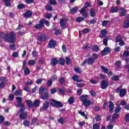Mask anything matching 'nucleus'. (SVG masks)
<instances>
[{"label":"nucleus","instance_id":"obj_1","mask_svg":"<svg viewBox=\"0 0 129 129\" xmlns=\"http://www.w3.org/2000/svg\"><path fill=\"white\" fill-rule=\"evenodd\" d=\"M3 38L5 42L14 44L16 40V33L14 31L7 33Z\"/></svg>","mask_w":129,"mask_h":129},{"label":"nucleus","instance_id":"obj_2","mask_svg":"<svg viewBox=\"0 0 129 129\" xmlns=\"http://www.w3.org/2000/svg\"><path fill=\"white\" fill-rule=\"evenodd\" d=\"M87 97H88V95H84L81 96L80 99L83 104L86 107V108H87L91 104V101L87 100Z\"/></svg>","mask_w":129,"mask_h":129},{"label":"nucleus","instance_id":"obj_3","mask_svg":"<svg viewBox=\"0 0 129 129\" xmlns=\"http://www.w3.org/2000/svg\"><path fill=\"white\" fill-rule=\"evenodd\" d=\"M26 110V108H21L18 111V115L19 114V118L22 120H25V119H27L28 118V113L25 111Z\"/></svg>","mask_w":129,"mask_h":129},{"label":"nucleus","instance_id":"obj_4","mask_svg":"<svg viewBox=\"0 0 129 129\" xmlns=\"http://www.w3.org/2000/svg\"><path fill=\"white\" fill-rule=\"evenodd\" d=\"M49 104L52 107H63V106H64L62 102L56 101L53 98L50 99Z\"/></svg>","mask_w":129,"mask_h":129},{"label":"nucleus","instance_id":"obj_5","mask_svg":"<svg viewBox=\"0 0 129 129\" xmlns=\"http://www.w3.org/2000/svg\"><path fill=\"white\" fill-rule=\"evenodd\" d=\"M98 58V54L97 53H94L92 54V57L88 58L87 64L88 65H93L95 63V60Z\"/></svg>","mask_w":129,"mask_h":129},{"label":"nucleus","instance_id":"obj_6","mask_svg":"<svg viewBox=\"0 0 129 129\" xmlns=\"http://www.w3.org/2000/svg\"><path fill=\"white\" fill-rule=\"evenodd\" d=\"M45 19H41L39 23V24H37L36 25H34V27L35 29H36V30H41L43 28V27L45 26Z\"/></svg>","mask_w":129,"mask_h":129},{"label":"nucleus","instance_id":"obj_7","mask_svg":"<svg viewBox=\"0 0 129 129\" xmlns=\"http://www.w3.org/2000/svg\"><path fill=\"white\" fill-rule=\"evenodd\" d=\"M16 100L18 102V104L17 105V107H20V108H25V105L22 102L23 101V99L21 97H16Z\"/></svg>","mask_w":129,"mask_h":129},{"label":"nucleus","instance_id":"obj_8","mask_svg":"<svg viewBox=\"0 0 129 129\" xmlns=\"http://www.w3.org/2000/svg\"><path fill=\"white\" fill-rule=\"evenodd\" d=\"M49 106H50V102L48 101H46L42 104V106L40 108L39 110L41 112L47 110V109L49 108Z\"/></svg>","mask_w":129,"mask_h":129},{"label":"nucleus","instance_id":"obj_9","mask_svg":"<svg viewBox=\"0 0 129 129\" xmlns=\"http://www.w3.org/2000/svg\"><path fill=\"white\" fill-rule=\"evenodd\" d=\"M39 97L43 100H48L50 97V95H49V93L45 92L40 95Z\"/></svg>","mask_w":129,"mask_h":129},{"label":"nucleus","instance_id":"obj_10","mask_svg":"<svg viewBox=\"0 0 129 129\" xmlns=\"http://www.w3.org/2000/svg\"><path fill=\"white\" fill-rule=\"evenodd\" d=\"M110 52H111V49H110V47H105L101 52V55L102 56H105V55H108V54H109Z\"/></svg>","mask_w":129,"mask_h":129},{"label":"nucleus","instance_id":"obj_11","mask_svg":"<svg viewBox=\"0 0 129 129\" xmlns=\"http://www.w3.org/2000/svg\"><path fill=\"white\" fill-rule=\"evenodd\" d=\"M56 45H57L56 41L52 39L49 41L47 47L48 48H50V49H54V48L56 47Z\"/></svg>","mask_w":129,"mask_h":129},{"label":"nucleus","instance_id":"obj_12","mask_svg":"<svg viewBox=\"0 0 129 129\" xmlns=\"http://www.w3.org/2000/svg\"><path fill=\"white\" fill-rule=\"evenodd\" d=\"M59 25L62 30H65L67 27H66V23H65V19L62 18L60 19L59 22Z\"/></svg>","mask_w":129,"mask_h":129},{"label":"nucleus","instance_id":"obj_13","mask_svg":"<svg viewBox=\"0 0 129 129\" xmlns=\"http://www.w3.org/2000/svg\"><path fill=\"white\" fill-rule=\"evenodd\" d=\"M23 15L24 16V18H26V19H29L32 17L33 13L31 10H27L26 13H25Z\"/></svg>","mask_w":129,"mask_h":129},{"label":"nucleus","instance_id":"obj_14","mask_svg":"<svg viewBox=\"0 0 129 129\" xmlns=\"http://www.w3.org/2000/svg\"><path fill=\"white\" fill-rule=\"evenodd\" d=\"M38 40L39 42H45L47 40V36L42 34L38 36Z\"/></svg>","mask_w":129,"mask_h":129},{"label":"nucleus","instance_id":"obj_15","mask_svg":"<svg viewBox=\"0 0 129 129\" xmlns=\"http://www.w3.org/2000/svg\"><path fill=\"white\" fill-rule=\"evenodd\" d=\"M100 86L102 89H105L108 86V82L105 80H103L102 81Z\"/></svg>","mask_w":129,"mask_h":129},{"label":"nucleus","instance_id":"obj_16","mask_svg":"<svg viewBox=\"0 0 129 129\" xmlns=\"http://www.w3.org/2000/svg\"><path fill=\"white\" fill-rule=\"evenodd\" d=\"M113 108H114V104H113V103L112 101H109V111H110V112L112 113V112H113Z\"/></svg>","mask_w":129,"mask_h":129},{"label":"nucleus","instance_id":"obj_17","mask_svg":"<svg viewBox=\"0 0 129 129\" xmlns=\"http://www.w3.org/2000/svg\"><path fill=\"white\" fill-rule=\"evenodd\" d=\"M58 82L61 86H64V85H66V80H65V78L61 77L59 79H58Z\"/></svg>","mask_w":129,"mask_h":129},{"label":"nucleus","instance_id":"obj_18","mask_svg":"<svg viewBox=\"0 0 129 129\" xmlns=\"http://www.w3.org/2000/svg\"><path fill=\"white\" fill-rule=\"evenodd\" d=\"M101 34L99 35V38H104L107 35V31L106 29H103L101 30Z\"/></svg>","mask_w":129,"mask_h":129},{"label":"nucleus","instance_id":"obj_19","mask_svg":"<svg viewBox=\"0 0 129 129\" xmlns=\"http://www.w3.org/2000/svg\"><path fill=\"white\" fill-rule=\"evenodd\" d=\"M126 89H121L120 90L119 95L120 97H123L126 94Z\"/></svg>","mask_w":129,"mask_h":129},{"label":"nucleus","instance_id":"obj_20","mask_svg":"<svg viewBox=\"0 0 129 129\" xmlns=\"http://www.w3.org/2000/svg\"><path fill=\"white\" fill-rule=\"evenodd\" d=\"M119 10L118 9V7H112L110 8V12L111 14H113L114 13H117Z\"/></svg>","mask_w":129,"mask_h":129},{"label":"nucleus","instance_id":"obj_21","mask_svg":"<svg viewBox=\"0 0 129 129\" xmlns=\"http://www.w3.org/2000/svg\"><path fill=\"white\" fill-rule=\"evenodd\" d=\"M50 62L52 66H56L58 63V59L56 58H53L51 59Z\"/></svg>","mask_w":129,"mask_h":129},{"label":"nucleus","instance_id":"obj_22","mask_svg":"<svg viewBox=\"0 0 129 129\" xmlns=\"http://www.w3.org/2000/svg\"><path fill=\"white\" fill-rule=\"evenodd\" d=\"M40 103L41 101H40V100L36 99L33 102V106L34 107H39V106H40Z\"/></svg>","mask_w":129,"mask_h":129},{"label":"nucleus","instance_id":"obj_23","mask_svg":"<svg viewBox=\"0 0 129 129\" xmlns=\"http://www.w3.org/2000/svg\"><path fill=\"white\" fill-rule=\"evenodd\" d=\"M92 51H94V52H97L98 51H99V46L98 45L95 44L92 46Z\"/></svg>","mask_w":129,"mask_h":129},{"label":"nucleus","instance_id":"obj_24","mask_svg":"<svg viewBox=\"0 0 129 129\" xmlns=\"http://www.w3.org/2000/svg\"><path fill=\"white\" fill-rule=\"evenodd\" d=\"M58 64L59 65H61V66H63V65H65V59H64L62 57H60L58 60Z\"/></svg>","mask_w":129,"mask_h":129},{"label":"nucleus","instance_id":"obj_25","mask_svg":"<svg viewBox=\"0 0 129 129\" xmlns=\"http://www.w3.org/2000/svg\"><path fill=\"white\" fill-rule=\"evenodd\" d=\"M3 2H4L6 7H11L12 6V3H11L12 0H3Z\"/></svg>","mask_w":129,"mask_h":129},{"label":"nucleus","instance_id":"obj_26","mask_svg":"<svg viewBox=\"0 0 129 129\" xmlns=\"http://www.w3.org/2000/svg\"><path fill=\"white\" fill-rule=\"evenodd\" d=\"M90 16L92 18H94L96 15L95 13V10L94 9H91L90 11Z\"/></svg>","mask_w":129,"mask_h":129},{"label":"nucleus","instance_id":"obj_27","mask_svg":"<svg viewBox=\"0 0 129 129\" xmlns=\"http://www.w3.org/2000/svg\"><path fill=\"white\" fill-rule=\"evenodd\" d=\"M45 9L47 12H52V11H53V7L50 5H46Z\"/></svg>","mask_w":129,"mask_h":129},{"label":"nucleus","instance_id":"obj_28","mask_svg":"<svg viewBox=\"0 0 129 129\" xmlns=\"http://www.w3.org/2000/svg\"><path fill=\"white\" fill-rule=\"evenodd\" d=\"M77 11H78V8L75 7L71 9V13L74 15L77 13Z\"/></svg>","mask_w":129,"mask_h":129},{"label":"nucleus","instance_id":"obj_29","mask_svg":"<svg viewBox=\"0 0 129 129\" xmlns=\"http://www.w3.org/2000/svg\"><path fill=\"white\" fill-rule=\"evenodd\" d=\"M121 13H119L120 17H124L125 15L126 14V11L124 10V9L122 8L120 10Z\"/></svg>","mask_w":129,"mask_h":129},{"label":"nucleus","instance_id":"obj_30","mask_svg":"<svg viewBox=\"0 0 129 129\" xmlns=\"http://www.w3.org/2000/svg\"><path fill=\"white\" fill-rule=\"evenodd\" d=\"M25 8H26V5H25V4H19L18 6H17V9L18 10H23L24 9H25Z\"/></svg>","mask_w":129,"mask_h":129},{"label":"nucleus","instance_id":"obj_31","mask_svg":"<svg viewBox=\"0 0 129 129\" xmlns=\"http://www.w3.org/2000/svg\"><path fill=\"white\" fill-rule=\"evenodd\" d=\"M123 28L124 29H127V28H129V20H125L124 22Z\"/></svg>","mask_w":129,"mask_h":129},{"label":"nucleus","instance_id":"obj_32","mask_svg":"<svg viewBox=\"0 0 129 129\" xmlns=\"http://www.w3.org/2000/svg\"><path fill=\"white\" fill-rule=\"evenodd\" d=\"M100 67L102 70V72H103L104 73H108V69L106 68L103 66H102Z\"/></svg>","mask_w":129,"mask_h":129},{"label":"nucleus","instance_id":"obj_33","mask_svg":"<svg viewBox=\"0 0 129 129\" xmlns=\"http://www.w3.org/2000/svg\"><path fill=\"white\" fill-rule=\"evenodd\" d=\"M9 48L10 49V50H17V47L16 44H10Z\"/></svg>","mask_w":129,"mask_h":129},{"label":"nucleus","instance_id":"obj_34","mask_svg":"<svg viewBox=\"0 0 129 129\" xmlns=\"http://www.w3.org/2000/svg\"><path fill=\"white\" fill-rule=\"evenodd\" d=\"M85 18L81 17H78L76 19V21L77 23H81V22H83L84 21Z\"/></svg>","mask_w":129,"mask_h":129},{"label":"nucleus","instance_id":"obj_35","mask_svg":"<svg viewBox=\"0 0 129 129\" xmlns=\"http://www.w3.org/2000/svg\"><path fill=\"white\" fill-rule=\"evenodd\" d=\"M27 106H28V107L29 108H31L33 107V106H34L33 102H32V101H31L30 100H28L27 101Z\"/></svg>","mask_w":129,"mask_h":129},{"label":"nucleus","instance_id":"obj_36","mask_svg":"<svg viewBox=\"0 0 129 129\" xmlns=\"http://www.w3.org/2000/svg\"><path fill=\"white\" fill-rule=\"evenodd\" d=\"M120 110H121V108H120V105H117L116 107L114 110V112L115 113H118V112H119Z\"/></svg>","mask_w":129,"mask_h":129},{"label":"nucleus","instance_id":"obj_37","mask_svg":"<svg viewBox=\"0 0 129 129\" xmlns=\"http://www.w3.org/2000/svg\"><path fill=\"white\" fill-rule=\"evenodd\" d=\"M68 102H69V104H73V103L75 102V100H74V97H70L68 101Z\"/></svg>","mask_w":129,"mask_h":129},{"label":"nucleus","instance_id":"obj_38","mask_svg":"<svg viewBox=\"0 0 129 129\" xmlns=\"http://www.w3.org/2000/svg\"><path fill=\"white\" fill-rule=\"evenodd\" d=\"M117 118H118V114H117V113H115L112 116V121H115V119Z\"/></svg>","mask_w":129,"mask_h":129},{"label":"nucleus","instance_id":"obj_39","mask_svg":"<svg viewBox=\"0 0 129 129\" xmlns=\"http://www.w3.org/2000/svg\"><path fill=\"white\" fill-rule=\"evenodd\" d=\"M72 80L74 81H76L77 82L78 81V80L79 79V76L77 75H74L72 77Z\"/></svg>","mask_w":129,"mask_h":129},{"label":"nucleus","instance_id":"obj_40","mask_svg":"<svg viewBox=\"0 0 129 129\" xmlns=\"http://www.w3.org/2000/svg\"><path fill=\"white\" fill-rule=\"evenodd\" d=\"M28 64L29 66H34L36 64V61L34 60H28Z\"/></svg>","mask_w":129,"mask_h":129},{"label":"nucleus","instance_id":"obj_41","mask_svg":"<svg viewBox=\"0 0 129 129\" xmlns=\"http://www.w3.org/2000/svg\"><path fill=\"white\" fill-rule=\"evenodd\" d=\"M53 30H55L54 32V35H55V36H58V35H60V34L62 33L59 29H56V28H55Z\"/></svg>","mask_w":129,"mask_h":129},{"label":"nucleus","instance_id":"obj_42","mask_svg":"<svg viewBox=\"0 0 129 129\" xmlns=\"http://www.w3.org/2000/svg\"><path fill=\"white\" fill-rule=\"evenodd\" d=\"M121 41H122V37L121 36H118L116 37L115 42L116 43H119Z\"/></svg>","mask_w":129,"mask_h":129},{"label":"nucleus","instance_id":"obj_43","mask_svg":"<svg viewBox=\"0 0 129 129\" xmlns=\"http://www.w3.org/2000/svg\"><path fill=\"white\" fill-rule=\"evenodd\" d=\"M74 71H75L76 73H78L79 74H81V73H82V71L80 70V68L79 67L75 68Z\"/></svg>","mask_w":129,"mask_h":129},{"label":"nucleus","instance_id":"obj_44","mask_svg":"<svg viewBox=\"0 0 129 129\" xmlns=\"http://www.w3.org/2000/svg\"><path fill=\"white\" fill-rule=\"evenodd\" d=\"M23 124L25 125V126L29 127L30 126V121L28 120H25L23 121Z\"/></svg>","mask_w":129,"mask_h":129},{"label":"nucleus","instance_id":"obj_45","mask_svg":"<svg viewBox=\"0 0 129 129\" xmlns=\"http://www.w3.org/2000/svg\"><path fill=\"white\" fill-rule=\"evenodd\" d=\"M6 118L3 115H0V124H3L5 122Z\"/></svg>","mask_w":129,"mask_h":129},{"label":"nucleus","instance_id":"obj_46","mask_svg":"<svg viewBox=\"0 0 129 129\" xmlns=\"http://www.w3.org/2000/svg\"><path fill=\"white\" fill-rule=\"evenodd\" d=\"M111 80L114 81H117L119 80V77L117 75H115L112 77Z\"/></svg>","mask_w":129,"mask_h":129},{"label":"nucleus","instance_id":"obj_47","mask_svg":"<svg viewBox=\"0 0 129 129\" xmlns=\"http://www.w3.org/2000/svg\"><path fill=\"white\" fill-rule=\"evenodd\" d=\"M49 4L52 6H56V5H57V2H56V0H49Z\"/></svg>","mask_w":129,"mask_h":129},{"label":"nucleus","instance_id":"obj_48","mask_svg":"<svg viewBox=\"0 0 129 129\" xmlns=\"http://www.w3.org/2000/svg\"><path fill=\"white\" fill-rule=\"evenodd\" d=\"M38 51H37L36 50H33L32 51V55L34 58H36L38 57Z\"/></svg>","mask_w":129,"mask_h":129},{"label":"nucleus","instance_id":"obj_49","mask_svg":"<svg viewBox=\"0 0 129 129\" xmlns=\"http://www.w3.org/2000/svg\"><path fill=\"white\" fill-rule=\"evenodd\" d=\"M15 95H16V96H20V95H22V90H16L15 92Z\"/></svg>","mask_w":129,"mask_h":129},{"label":"nucleus","instance_id":"obj_50","mask_svg":"<svg viewBox=\"0 0 129 129\" xmlns=\"http://www.w3.org/2000/svg\"><path fill=\"white\" fill-rule=\"evenodd\" d=\"M30 72H31L30 71V69H29L28 67L25 68V69L24 70V73H25V75H29V74H30Z\"/></svg>","mask_w":129,"mask_h":129},{"label":"nucleus","instance_id":"obj_51","mask_svg":"<svg viewBox=\"0 0 129 129\" xmlns=\"http://www.w3.org/2000/svg\"><path fill=\"white\" fill-rule=\"evenodd\" d=\"M66 63L67 65H70L71 64V59L68 57H66Z\"/></svg>","mask_w":129,"mask_h":129},{"label":"nucleus","instance_id":"obj_52","mask_svg":"<svg viewBox=\"0 0 129 129\" xmlns=\"http://www.w3.org/2000/svg\"><path fill=\"white\" fill-rule=\"evenodd\" d=\"M114 66H116V67H119L121 66V61H120V60L116 61L114 63Z\"/></svg>","mask_w":129,"mask_h":129},{"label":"nucleus","instance_id":"obj_53","mask_svg":"<svg viewBox=\"0 0 129 129\" xmlns=\"http://www.w3.org/2000/svg\"><path fill=\"white\" fill-rule=\"evenodd\" d=\"M108 41V39H107V37H105L104 39L103 40V44L104 46H107L108 43L107 41Z\"/></svg>","mask_w":129,"mask_h":129},{"label":"nucleus","instance_id":"obj_54","mask_svg":"<svg viewBox=\"0 0 129 129\" xmlns=\"http://www.w3.org/2000/svg\"><path fill=\"white\" fill-rule=\"evenodd\" d=\"M38 63L40 65H43V64H44V63H45V60H44V58H43L42 57L40 58L38 60Z\"/></svg>","mask_w":129,"mask_h":129},{"label":"nucleus","instance_id":"obj_55","mask_svg":"<svg viewBox=\"0 0 129 129\" xmlns=\"http://www.w3.org/2000/svg\"><path fill=\"white\" fill-rule=\"evenodd\" d=\"M53 84V81L52 80H49L47 81V86L48 87H50V86H52V85Z\"/></svg>","mask_w":129,"mask_h":129},{"label":"nucleus","instance_id":"obj_56","mask_svg":"<svg viewBox=\"0 0 129 129\" xmlns=\"http://www.w3.org/2000/svg\"><path fill=\"white\" fill-rule=\"evenodd\" d=\"M95 119H96V121H100V120H101V115L100 114L97 115Z\"/></svg>","mask_w":129,"mask_h":129},{"label":"nucleus","instance_id":"obj_57","mask_svg":"<svg viewBox=\"0 0 129 129\" xmlns=\"http://www.w3.org/2000/svg\"><path fill=\"white\" fill-rule=\"evenodd\" d=\"M52 17H53V15L50 13H47L45 16V19H51Z\"/></svg>","mask_w":129,"mask_h":129},{"label":"nucleus","instance_id":"obj_58","mask_svg":"<svg viewBox=\"0 0 129 129\" xmlns=\"http://www.w3.org/2000/svg\"><path fill=\"white\" fill-rule=\"evenodd\" d=\"M58 122L60 123V124H64V118L63 117H60L59 119H57Z\"/></svg>","mask_w":129,"mask_h":129},{"label":"nucleus","instance_id":"obj_59","mask_svg":"<svg viewBox=\"0 0 129 129\" xmlns=\"http://www.w3.org/2000/svg\"><path fill=\"white\" fill-rule=\"evenodd\" d=\"M45 91V88H43L42 87H41L39 88V94H40V95H41V94H43V92Z\"/></svg>","mask_w":129,"mask_h":129},{"label":"nucleus","instance_id":"obj_60","mask_svg":"<svg viewBox=\"0 0 129 129\" xmlns=\"http://www.w3.org/2000/svg\"><path fill=\"white\" fill-rule=\"evenodd\" d=\"M12 57L13 58H18L19 57V52H14L12 54Z\"/></svg>","mask_w":129,"mask_h":129},{"label":"nucleus","instance_id":"obj_61","mask_svg":"<svg viewBox=\"0 0 129 129\" xmlns=\"http://www.w3.org/2000/svg\"><path fill=\"white\" fill-rule=\"evenodd\" d=\"M58 92H59L60 94L63 95V94H65V92H66V91L62 89V88H59L58 89Z\"/></svg>","mask_w":129,"mask_h":129},{"label":"nucleus","instance_id":"obj_62","mask_svg":"<svg viewBox=\"0 0 129 129\" xmlns=\"http://www.w3.org/2000/svg\"><path fill=\"white\" fill-rule=\"evenodd\" d=\"M93 129H99V125L97 123L94 124Z\"/></svg>","mask_w":129,"mask_h":129},{"label":"nucleus","instance_id":"obj_63","mask_svg":"<svg viewBox=\"0 0 129 129\" xmlns=\"http://www.w3.org/2000/svg\"><path fill=\"white\" fill-rule=\"evenodd\" d=\"M124 118L125 121H127V122H129V113L126 114L125 115Z\"/></svg>","mask_w":129,"mask_h":129},{"label":"nucleus","instance_id":"obj_64","mask_svg":"<svg viewBox=\"0 0 129 129\" xmlns=\"http://www.w3.org/2000/svg\"><path fill=\"white\" fill-rule=\"evenodd\" d=\"M123 56L125 57H128L129 56V51H125L123 53Z\"/></svg>","mask_w":129,"mask_h":129}]
</instances>
